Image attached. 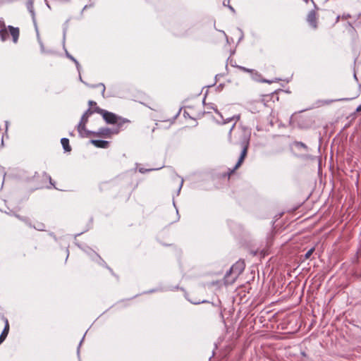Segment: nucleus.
Listing matches in <instances>:
<instances>
[{"label": "nucleus", "instance_id": "nucleus-10", "mask_svg": "<svg viewBox=\"0 0 361 361\" xmlns=\"http://www.w3.org/2000/svg\"><path fill=\"white\" fill-rule=\"evenodd\" d=\"M61 143L66 152H70L71 150V148L69 145V140L68 138H62L61 140Z\"/></svg>", "mask_w": 361, "mask_h": 361}, {"label": "nucleus", "instance_id": "nucleus-18", "mask_svg": "<svg viewBox=\"0 0 361 361\" xmlns=\"http://www.w3.org/2000/svg\"><path fill=\"white\" fill-rule=\"evenodd\" d=\"M94 104H96V102H95L92 101V100L89 101V105H90V106H92V105H94Z\"/></svg>", "mask_w": 361, "mask_h": 361}, {"label": "nucleus", "instance_id": "nucleus-11", "mask_svg": "<svg viewBox=\"0 0 361 361\" xmlns=\"http://www.w3.org/2000/svg\"><path fill=\"white\" fill-rule=\"evenodd\" d=\"M42 178H43L45 180H49V183H50L51 185L54 186V183H52V181H51V176H50L49 175H48V174H47V173H44L42 174Z\"/></svg>", "mask_w": 361, "mask_h": 361}, {"label": "nucleus", "instance_id": "nucleus-4", "mask_svg": "<svg viewBox=\"0 0 361 361\" xmlns=\"http://www.w3.org/2000/svg\"><path fill=\"white\" fill-rule=\"evenodd\" d=\"M20 31L18 27L13 26H8L0 30V37L2 41H5L8 39L9 35L13 38V42H17L19 37Z\"/></svg>", "mask_w": 361, "mask_h": 361}, {"label": "nucleus", "instance_id": "nucleus-1", "mask_svg": "<svg viewBox=\"0 0 361 361\" xmlns=\"http://www.w3.org/2000/svg\"><path fill=\"white\" fill-rule=\"evenodd\" d=\"M250 131L245 128H241L237 134L236 136V141L235 142V145H239L241 148V153L240 156L238 159V162L236 163L235 166L231 171V173H233L234 171H235L237 169H238L241 164H243L245 157L247 154V149L250 145Z\"/></svg>", "mask_w": 361, "mask_h": 361}, {"label": "nucleus", "instance_id": "nucleus-23", "mask_svg": "<svg viewBox=\"0 0 361 361\" xmlns=\"http://www.w3.org/2000/svg\"><path fill=\"white\" fill-rule=\"evenodd\" d=\"M2 342L0 341V344Z\"/></svg>", "mask_w": 361, "mask_h": 361}, {"label": "nucleus", "instance_id": "nucleus-21", "mask_svg": "<svg viewBox=\"0 0 361 361\" xmlns=\"http://www.w3.org/2000/svg\"><path fill=\"white\" fill-rule=\"evenodd\" d=\"M71 59L73 60L75 63H78L73 57H71Z\"/></svg>", "mask_w": 361, "mask_h": 361}, {"label": "nucleus", "instance_id": "nucleus-7", "mask_svg": "<svg viewBox=\"0 0 361 361\" xmlns=\"http://www.w3.org/2000/svg\"><path fill=\"white\" fill-rule=\"evenodd\" d=\"M307 20L312 27H317V17L315 11H311L307 15Z\"/></svg>", "mask_w": 361, "mask_h": 361}, {"label": "nucleus", "instance_id": "nucleus-15", "mask_svg": "<svg viewBox=\"0 0 361 361\" xmlns=\"http://www.w3.org/2000/svg\"><path fill=\"white\" fill-rule=\"evenodd\" d=\"M296 146H298V147H303V148H305V149L307 148L306 145H305V144H304V143H303V142H296Z\"/></svg>", "mask_w": 361, "mask_h": 361}, {"label": "nucleus", "instance_id": "nucleus-6", "mask_svg": "<svg viewBox=\"0 0 361 361\" xmlns=\"http://www.w3.org/2000/svg\"><path fill=\"white\" fill-rule=\"evenodd\" d=\"M91 143L98 148L106 149L109 147V142L100 140H92Z\"/></svg>", "mask_w": 361, "mask_h": 361}, {"label": "nucleus", "instance_id": "nucleus-2", "mask_svg": "<svg viewBox=\"0 0 361 361\" xmlns=\"http://www.w3.org/2000/svg\"><path fill=\"white\" fill-rule=\"evenodd\" d=\"M245 264L243 260L236 262L226 272L224 277V283L226 285L233 284L240 274L244 271Z\"/></svg>", "mask_w": 361, "mask_h": 361}, {"label": "nucleus", "instance_id": "nucleus-14", "mask_svg": "<svg viewBox=\"0 0 361 361\" xmlns=\"http://www.w3.org/2000/svg\"><path fill=\"white\" fill-rule=\"evenodd\" d=\"M240 68L241 70H243L244 72L250 73H252L255 71V70H253V69H249V68H246L245 67H240Z\"/></svg>", "mask_w": 361, "mask_h": 361}, {"label": "nucleus", "instance_id": "nucleus-16", "mask_svg": "<svg viewBox=\"0 0 361 361\" xmlns=\"http://www.w3.org/2000/svg\"><path fill=\"white\" fill-rule=\"evenodd\" d=\"M92 114V111L88 109L84 114L83 115H86L87 117L89 118L90 115H91Z\"/></svg>", "mask_w": 361, "mask_h": 361}, {"label": "nucleus", "instance_id": "nucleus-13", "mask_svg": "<svg viewBox=\"0 0 361 361\" xmlns=\"http://www.w3.org/2000/svg\"><path fill=\"white\" fill-rule=\"evenodd\" d=\"M87 121H88V117H87L86 115H82L80 123L86 125Z\"/></svg>", "mask_w": 361, "mask_h": 361}, {"label": "nucleus", "instance_id": "nucleus-20", "mask_svg": "<svg viewBox=\"0 0 361 361\" xmlns=\"http://www.w3.org/2000/svg\"><path fill=\"white\" fill-rule=\"evenodd\" d=\"M4 126H5L6 130H7V128H8V122L7 121H5Z\"/></svg>", "mask_w": 361, "mask_h": 361}, {"label": "nucleus", "instance_id": "nucleus-22", "mask_svg": "<svg viewBox=\"0 0 361 361\" xmlns=\"http://www.w3.org/2000/svg\"><path fill=\"white\" fill-rule=\"evenodd\" d=\"M306 2H308L309 0H305Z\"/></svg>", "mask_w": 361, "mask_h": 361}, {"label": "nucleus", "instance_id": "nucleus-8", "mask_svg": "<svg viewBox=\"0 0 361 361\" xmlns=\"http://www.w3.org/2000/svg\"><path fill=\"white\" fill-rule=\"evenodd\" d=\"M78 131L82 137H87L90 135H92V132L88 131L85 128V125L79 123L78 125Z\"/></svg>", "mask_w": 361, "mask_h": 361}, {"label": "nucleus", "instance_id": "nucleus-17", "mask_svg": "<svg viewBox=\"0 0 361 361\" xmlns=\"http://www.w3.org/2000/svg\"><path fill=\"white\" fill-rule=\"evenodd\" d=\"M97 86H99V87H102V94H104V92H105V89H106L104 85V84H99Z\"/></svg>", "mask_w": 361, "mask_h": 361}, {"label": "nucleus", "instance_id": "nucleus-3", "mask_svg": "<svg viewBox=\"0 0 361 361\" xmlns=\"http://www.w3.org/2000/svg\"><path fill=\"white\" fill-rule=\"evenodd\" d=\"M95 111L102 116L103 118L107 123L116 124V128H119L120 130L124 124L130 123L128 119L118 116L115 114L109 112L104 109L97 108Z\"/></svg>", "mask_w": 361, "mask_h": 361}, {"label": "nucleus", "instance_id": "nucleus-19", "mask_svg": "<svg viewBox=\"0 0 361 361\" xmlns=\"http://www.w3.org/2000/svg\"><path fill=\"white\" fill-rule=\"evenodd\" d=\"M356 111H357V112L361 111V104H360V105H359V106L357 107V109H356Z\"/></svg>", "mask_w": 361, "mask_h": 361}, {"label": "nucleus", "instance_id": "nucleus-12", "mask_svg": "<svg viewBox=\"0 0 361 361\" xmlns=\"http://www.w3.org/2000/svg\"><path fill=\"white\" fill-rule=\"evenodd\" d=\"M314 247H312L311 249H310L305 255V259H308L310 257V256L312 255V253L314 252Z\"/></svg>", "mask_w": 361, "mask_h": 361}, {"label": "nucleus", "instance_id": "nucleus-5", "mask_svg": "<svg viewBox=\"0 0 361 361\" xmlns=\"http://www.w3.org/2000/svg\"><path fill=\"white\" fill-rule=\"evenodd\" d=\"M120 132L119 128L111 130L109 128H102L97 132H92V135L105 138L111 137L114 134H118Z\"/></svg>", "mask_w": 361, "mask_h": 361}, {"label": "nucleus", "instance_id": "nucleus-9", "mask_svg": "<svg viewBox=\"0 0 361 361\" xmlns=\"http://www.w3.org/2000/svg\"><path fill=\"white\" fill-rule=\"evenodd\" d=\"M5 323L6 324H5L4 329L1 334L0 335V341L1 342H3L6 339V338L8 334V330H9V325H8V322L7 319H5Z\"/></svg>", "mask_w": 361, "mask_h": 361}]
</instances>
